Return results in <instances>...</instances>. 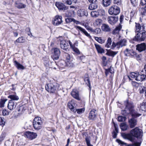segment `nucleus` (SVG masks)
Listing matches in <instances>:
<instances>
[{
  "instance_id": "f257e3e1",
  "label": "nucleus",
  "mask_w": 146,
  "mask_h": 146,
  "mask_svg": "<svg viewBox=\"0 0 146 146\" xmlns=\"http://www.w3.org/2000/svg\"><path fill=\"white\" fill-rule=\"evenodd\" d=\"M124 104L125 106V109L121 111L123 115H126L130 113L131 114L132 117H137L141 115V114L134 111V106L132 102L128 100L124 101Z\"/></svg>"
},
{
  "instance_id": "f03ea898",
  "label": "nucleus",
  "mask_w": 146,
  "mask_h": 146,
  "mask_svg": "<svg viewBox=\"0 0 146 146\" xmlns=\"http://www.w3.org/2000/svg\"><path fill=\"white\" fill-rule=\"evenodd\" d=\"M142 31L141 33L139 32L136 34L135 36L133 39V40L140 42L146 40V29L143 25L142 26Z\"/></svg>"
},
{
  "instance_id": "7ed1b4c3",
  "label": "nucleus",
  "mask_w": 146,
  "mask_h": 146,
  "mask_svg": "<svg viewBox=\"0 0 146 146\" xmlns=\"http://www.w3.org/2000/svg\"><path fill=\"white\" fill-rule=\"evenodd\" d=\"M129 79L132 80L131 77L135 78V80L137 81H142L146 80V74H140L139 73H137L134 72H131L129 76H128Z\"/></svg>"
},
{
  "instance_id": "20e7f679",
  "label": "nucleus",
  "mask_w": 146,
  "mask_h": 146,
  "mask_svg": "<svg viewBox=\"0 0 146 146\" xmlns=\"http://www.w3.org/2000/svg\"><path fill=\"white\" fill-rule=\"evenodd\" d=\"M59 86L58 84L55 83L48 84L45 86L46 89L50 93H55L58 90Z\"/></svg>"
},
{
  "instance_id": "39448f33",
  "label": "nucleus",
  "mask_w": 146,
  "mask_h": 146,
  "mask_svg": "<svg viewBox=\"0 0 146 146\" xmlns=\"http://www.w3.org/2000/svg\"><path fill=\"white\" fill-rule=\"evenodd\" d=\"M42 122L40 117H37L34 119L33 125L35 130H38L41 129L42 127Z\"/></svg>"
},
{
  "instance_id": "423d86ee",
  "label": "nucleus",
  "mask_w": 146,
  "mask_h": 146,
  "mask_svg": "<svg viewBox=\"0 0 146 146\" xmlns=\"http://www.w3.org/2000/svg\"><path fill=\"white\" fill-rule=\"evenodd\" d=\"M130 134L133 136L137 138H140L142 136L143 132L141 129L138 127H136L131 131Z\"/></svg>"
},
{
  "instance_id": "0eeeda50",
  "label": "nucleus",
  "mask_w": 146,
  "mask_h": 146,
  "mask_svg": "<svg viewBox=\"0 0 146 146\" xmlns=\"http://www.w3.org/2000/svg\"><path fill=\"white\" fill-rule=\"evenodd\" d=\"M120 12V8L118 6L113 5L109 8L108 10L109 13L110 15H116Z\"/></svg>"
},
{
  "instance_id": "6e6552de",
  "label": "nucleus",
  "mask_w": 146,
  "mask_h": 146,
  "mask_svg": "<svg viewBox=\"0 0 146 146\" xmlns=\"http://www.w3.org/2000/svg\"><path fill=\"white\" fill-rule=\"evenodd\" d=\"M52 50L53 52V54L52 56V58L54 60H58L60 53V49L58 48H53Z\"/></svg>"
},
{
  "instance_id": "1a4fd4ad",
  "label": "nucleus",
  "mask_w": 146,
  "mask_h": 146,
  "mask_svg": "<svg viewBox=\"0 0 146 146\" xmlns=\"http://www.w3.org/2000/svg\"><path fill=\"white\" fill-rule=\"evenodd\" d=\"M125 55L131 58L135 57L136 56V52L132 49L127 48L124 52Z\"/></svg>"
},
{
  "instance_id": "9d476101",
  "label": "nucleus",
  "mask_w": 146,
  "mask_h": 146,
  "mask_svg": "<svg viewBox=\"0 0 146 146\" xmlns=\"http://www.w3.org/2000/svg\"><path fill=\"white\" fill-rule=\"evenodd\" d=\"M25 134L28 139L31 140L36 138L37 136V133L33 132L26 131Z\"/></svg>"
},
{
  "instance_id": "9b49d317",
  "label": "nucleus",
  "mask_w": 146,
  "mask_h": 146,
  "mask_svg": "<svg viewBox=\"0 0 146 146\" xmlns=\"http://www.w3.org/2000/svg\"><path fill=\"white\" fill-rule=\"evenodd\" d=\"M97 112L96 110L95 109L92 110L89 114L88 117L89 119L94 120L97 117Z\"/></svg>"
},
{
  "instance_id": "f8f14e48",
  "label": "nucleus",
  "mask_w": 146,
  "mask_h": 146,
  "mask_svg": "<svg viewBox=\"0 0 146 146\" xmlns=\"http://www.w3.org/2000/svg\"><path fill=\"white\" fill-rule=\"evenodd\" d=\"M136 49L140 52L146 50V43L137 44L136 45Z\"/></svg>"
},
{
  "instance_id": "ddd939ff",
  "label": "nucleus",
  "mask_w": 146,
  "mask_h": 146,
  "mask_svg": "<svg viewBox=\"0 0 146 146\" xmlns=\"http://www.w3.org/2000/svg\"><path fill=\"white\" fill-rule=\"evenodd\" d=\"M62 17L60 16H56L54 19L52 23L55 26H58L62 22Z\"/></svg>"
},
{
  "instance_id": "4468645a",
  "label": "nucleus",
  "mask_w": 146,
  "mask_h": 146,
  "mask_svg": "<svg viewBox=\"0 0 146 146\" xmlns=\"http://www.w3.org/2000/svg\"><path fill=\"white\" fill-rule=\"evenodd\" d=\"M75 28L78 31H80L82 33L85 35L87 37L89 38H91V36L90 34L88 33L84 29L78 26H75Z\"/></svg>"
},
{
  "instance_id": "2eb2a0df",
  "label": "nucleus",
  "mask_w": 146,
  "mask_h": 146,
  "mask_svg": "<svg viewBox=\"0 0 146 146\" xmlns=\"http://www.w3.org/2000/svg\"><path fill=\"white\" fill-rule=\"evenodd\" d=\"M60 46L61 48L66 51L68 50V44L65 40H62L60 41Z\"/></svg>"
},
{
  "instance_id": "dca6fc26",
  "label": "nucleus",
  "mask_w": 146,
  "mask_h": 146,
  "mask_svg": "<svg viewBox=\"0 0 146 146\" xmlns=\"http://www.w3.org/2000/svg\"><path fill=\"white\" fill-rule=\"evenodd\" d=\"M21 0H15V6L19 9H24L26 8V5L21 2Z\"/></svg>"
},
{
  "instance_id": "f3484780",
  "label": "nucleus",
  "mask_w": 146,
  "mask_h": 146,
  "mask_svg": "<svg viewBox=\"0 0 146 146\" xmlns=\"http://www.w3.org/2000/svg\"><path fill=\"white\" fill-rule=\"evenodd\" d=\"M128 123L129 126L131 128L134 127L137 125V119L133 117L129 120Z\"/></svg>"
},
{
  "instance_id": "a211bd4d",
  "label": "nucleus",
  "mask_w": 146,
  "mask_h": 146,
  "mask_svg": "<svg viewBox=\"0 0 146 146\" xmlns=\"http://www.w3.org/2000/svg\"><path fill=\"white\" fill-rule=\"evenodd\" d=\"M118 17H109L108 18V20L109 23L111 25L115 24L118 21Z\"/></svg>"
},
{
  "instance_id": "6ab92c4d",
  "label": "nucleus",
  "mask_w": 146,
  "mask_h": 146,
  "mask_svg": "<svg viewBox=\"0 0 146 146\" xmlns=\"http://www.w3.org/2000/svg\"><path fill=\"white\" fill-rule=\"evenodd\" d=\"M72 96L75 99L78 100H80V98L79 96L78 91L76 90H73L71 92Z\"/></svg>"
},
{
  "instance_id": "aec40b11",
  "label": "nucleus",
  "mask_w": 146,
  "mask_h": 146,
  "mask_svg": "<svg viewBox=\"0 0 146 146\" xmlns=\"http://www.w3.org/2000/svg\"><path fill=\"white\" fill-rule=\"evenodd\" d=\"M16 105V103H15L13 100H9V101L7 107L9 109L12 110L15 108Z\"/></svg>"
},
{
  "instance_id": "412c9836",
  "label": "nucleus",
  "mask_w": 146,
  "mask_h": 146,
  "mask_svg": "<svg viewBox=\"0 0 146 146\" xmlns=\"http://www.w3.org/2000/svg\"><path fill=\"white\" fill-rule=\"evenodd\" d=\"M8 98H10V100H13L14 101H17L19 99V97L17 95L16 93L15 92H14L13 93L9 95L8 97Z\"/></svg>"
},
{
  "instance_id": "4be33fe9",
  "label": "nucleus",
  "mask_w": 146,
  "mask_h": 146,
  "mask_svg": "<svg viewBox=\"0 0 146 146\" xmlns=\"http://www.w3.org/2000/svg\"><path fill=\"white\" fill-rule=\"evenodd\" d=\"M55 5L59 10H65L66 9V6L60 2H56Z\"/></svg>"
},
{
  "instance_id": "5701e85b",
  "label": "nucleus",
  "mask_w": 146,
  "mask_h": 146,
  "mask_svg": "<svg viewBox=\"0 0 146 146\" xmlns=\"http://www.w3.org/2000/svg\"><path fill=\"white\" fill-rule=\"evenodd\" d=\"M78 15L80 17H82L83 16H87L88 13L87 11L84 9L79 10L77 11Z\"/></svg>"
},
{
  "instance_id": "b1692460",
  "label": "nucleus",
  "mask_w": 146,
  "mask_h": 146,
  "mask_svg": "<svg viewBox=\"0 0 146 146\" xmlns=\"http://www.w3.org/2000/svg\"><path fill=\"white\" fill-rule=\"evenodd\" d=\"M116 141L119 144H120L122 145L126 144V145L125 146H140V143L139 142H136L135 143L133 144H129L127 145L126 143H124L121 140L119 139H117Z\"/></svg>"
},
{
  "instance_id": "393cba45",
  "label": "nucleus",
  "mask_w": 146,
  "mask_h": 146,
  "mask_svg": "<svg viewBox=\"0 0 146 146\" xmlns=\"http://www.w3.org/2000/svg\"><path fill=\"white\" fill-rule=\"evenodd\" d=\"M122 28V26L119 24L117 26L112 32V33L113 35L118 34L119 31Z\"/></svg>"
},
{
  "instance_id": "a878e982",
  "label": "nucleus",
  "mask_w": 146,
  "mask_h": 146,
  "mask_svg": "<svg viewBox=\"0 0 146 146\" xmlns=\"http://www.w3.org/2000/svg\"><path fill=\"white\" fill-rule=\"evenodd\" d=\"M126 40L125 39H121L116 43V45L117 47H122L126 45Z\"/></svg>"
},
{
  "instance_id": "bb28decb",
  "label": "nucleus",
  "mask_w": 146,
  "mask_h": 146,
  "mask_svg": "<svg viewBox=\"0 0 146 146\" xmlns=\"http://www.w3.org/2000/svg\"><path fill=\"white\" fill-rule=\"evenodd\" d=\"M94 45L98 53L100 54L104 53V50L100 45L96 44H95Z\"/></svg>"
},
{
  "instance_id": "cd10ccee",
  "label": "nucleus",
  "mask_w": 146,
  "mask_h": 146,
  "mask_svg": "<svg viewBox=\"0 0 146 146\" xmlns=\"http://www.w3.org/2000/svg\"><path fill=\"white\" fill-rule=\"evenodd\" d=\"M143 25L145 27V26L143 24H141V25L139 23H135V32L136 33L140 32V31L142 29V26Z\"/></svg>"
},
{
  "instance_id": "c85d7f7f",
  "label": "nucleus",
  "mask_w": 146,
  "mask_h": 146,
  "mask_svg": "<svg viewBox=\"0 0 146 146\" xmlns=\"http://www.w3.org/2000/svg\"><path fill=\"white\" fill-rule=\"evenodd\" d=\"M74 100H72L70 101H69L68 104V106L70 110L73 112V110H74Z\"/></svg>"
},
{
  "instance_id": "c756f323",
  "label": "nucleus",
  "mask_w": 146,
  "mask_h": 146,
  "mask_svg": "<svg viewBox=\"0 0 146 146\" xmlns=\"http://www.w3.org/2000/svg\"><path fill=\"white\" fill-rule=\"evenodd\" d=\"M14 64L18 70H24L25 69L24 67L22 64L16 60L14 62Z\"/></svg>"
},
{
  "instance_id": "7c9ffc66",
  "label": "nucleus",
  "mask_w": 146,
  "mask_h": 146,
  "mask_svg": "<svg viewBox=\"0 0 146 146\" xmlns=\"http://www.w3.org/2000/svg\"><path fill=\"white\" fill-rule=\"evenodd\" d=\"M98 7L97 3H91L88 6V9L92 10L96 9Z\"/></svg>"
},
{
  "instance_id": "2f4dec72",
  "label": "nucleus",
  "mask_w": 146,
  "mask_h": 146,
  "mask_svg": "<svg viewBox=\"0 0 146 146\" xmlns=\"http://www.w3.org/2000/svg\"><path fill=\"white\" fill-rule=\"evenodd\" d=\"M102 29L103 31L105 32H108L111 30V29L109 25L105 24L102 25Z\"/></svg>"
},
{
  "instance_id": "473e14b6",
  "label": "nucleus",
  "mask_w": 146,
  "mask_h": 146,
  "mask_svg": "<svg viewBox=\"0 0 146 146\" xmlns=\"http://www.w3.org/2000/svg\"><path fill=\"white\" fill-rule=\"evenodd\" d=\"M66 66L69 67H73L74 66V62L72 59L66 61Z\"/></svg>"
},
{
  "instance_id": "72a5a7b5",
  "label": "nucleus",
  "mask_w": 146,
  "mask_h": 146,
  "mask_svg": "<svg viewBox=\"0 0 146 146\" xmlns=\"http://www.w3.org/2000/svg\"><path fill=\"white\" fill-rule=\"evenodd\" d=\"M121 135L124 139H128L131 141H132L133 140L132 137L129 134L123 133L121 134Z\"/></svg>"
},
{
  "instance_id": "f704fd0d",
  "label": "nucleus",
  "mask_w": 146,
  "mask_h": 146,
  "mask_svg": "<svg viewBox=\"0 0 146 146\" xmlns=\"http://www.w3.org/2000/svg\"><path fill=\"white\" fill-rule=\"evenodd\" d=\"M120 127L121 130L123 131L126 130L128 128V126L124 123H121V124Z\"/></svg>"
},
{
  "instance_id": "c9c22d12",
  "label": "nucleus",
  "mask_w": 146,
  "mask_h": 146,
  "mask_svg": "<svg viewBox=\"0 0 146 146\" xmlns=\"http://www.w3.org/2000/svg\"><path fill=\"white\" fill-rule=\"evenodd\" d=\"M25 42V39L24 38L23 36L19 37L15 41V44L16 42L24 43Z\"/></svg>"
},
{
  "instance_id": "e433bc0d",
  "label": "nucleus",
  "mask_w": 146,
  "mask_h": 146,
  "mask_svg": "<svg viewBox=\"0 0 146 146\" xmlns=\"http://www.w3.org/2000/svg\"><path fill=\"white\" fill-rule=\"evenodd\" d=\"M102 3L104 7H108L111 4V0H103Z\"/></svg>"
},
{
  "instance_id": "4c0bfd02",
  "label": "nucleus",
  "mask_w": 146,
  "mask_h": 146,
  "mask_svg": "<svg viewBox=\"0 0 146 146\" xmlns=\"http://www.w3.org/2000/svg\"><path fill=\"white\" fill-rule=\"evenodd\" d=\"M85 110L84 108L75 109L74 110H73V112L74 113H76L77 112L78 114H81Z\"/></svg>"
},
{
  "instance_id": "58836bf2",
  "label": "nucleus",
  "mask_w": 146,
  "mask_h": 146,
  "mask_svg": "<svg viewBox=\"0 0 146 146\" xmlns=\"http://www.w3.org/2000/svg\"><path fill=\"white\" fill-rule=\"evenodd\" d=\"M58 65L61 68H63L65 66H66V62L63 60H61L58 63Z\"/></svg>"
},
{
  "instance_id": "ea45409f",
  "label": "nucleus",
  "mask_w": 146,
  "mask_h": 146,
  "mask_svg": "<svg viewBox=\"0 0 146 146\" xmlns=\"http://www.w3.org/2000/svg\"><path fill=\"white\" fill-rule=\"evenodd\" d=\"M112 40L111 38L109 37L107 41V43L106 44L105 46L107 48H109L111 47V44Z\"/></svg>"
},
{
  "instance_id": "a19ab883",
  "label": "nucleus",
  "mask_w": 146,
  "mask_h": 146,
  "mask_svg": "<svg viewBox=\"0 0 146 146\" xmlns=\"http://www.w3.org/2000/svg\"><path fill=\"white\" fill-rule=\"evenodd\" d=\"M91 16L94 17H97L99 16L98 11H93L91 13Z\"/></svg>"
},
{
  "instance_id": "79ce46f5",
  "label": "nucleus",
  "mask_w": 146,
  "mask_h": 146,
  "mask_svg": "<svg viewBox=\"0 0 146 146\" xmlns=\"http://www.w3.org/2000/svg\"><path fill=\"white\" fill-rule=\"evenodd\" d=\"M102 20L101 19H97L95 21L94 23V24L97 26H100L102 24Z\"/></svg>"
},
{
  "instance_id": "37998d69",
  "label": "nucleus",
  "mask_w": 146,
  "mask_h": 146,
  "mask_svg": "<svg viewBox=\"0 0 146 146\" xmlns=\"http://www.w3.org/2000/svg\"><path fill=\"white\" fill-rule=\"evenodd\" d=\"M84 81L85 82L86 84L89 87L90 89V90L91 87L90 86V82L89 79V78L88 77L85 78L84 79Z\"/></svg>"
},
{
  "instance_id": "c03bdc74",
  "label": "nucleus",
  "mask_w": 146,
  "mask_h": 146,
  "mask_svg": "<svg viewBox=\"0 0 146 146\" xmlns=\"http://www.w3.org/2000/svg\"><path fill=\"white\" fill-rule=\"evenodd\" d=\"M7 100V99H1L0 101V107L2 108L4 107L5 102Z\"/></svg>"
},
{
  "instance_id": "a18cd8bd",
  "label": "nucleus",
  "mask_w": 146,
  "mask_h": 146,
  "mask_svg": "<svg viewBox=\"0 0 146 146\" xmlns=\"http://www.w3.org/2000/svg\"><path fill=\"white\" fill-rule=\"evenodd\" d=\"M63 56L66 58V60H69L72 59L70 57V55L67 53H64L63 54Z\"/></svg>"
},
{
  "instance_id": "49530a36",
  "label": "nucleus",
  "mask_w": 146,
  "mask_h": 146,
  "mask_svg": "<svg viewBox=\"0 0 146 146\" xmlns=\"http://www.w3.org/2000/svg\"><path fill=\"white\" fill-rule=\"evenodd\" d=\"M140 93L142 94L145 93V94L146 92V87L144 86H141L139 89Z\"/></svg>"
},
{
  "instance_id": "de8ad7c7",
  "label": "nucleus",
  "mask_w": 146,
  "mask_h": 146,
  "mask_svg": "<svg viewBox=\"0 0 146 146\" xmlns=\"http://www.w3.org/2000/svg\"><path fill=\"white\" fill-rule=\"evenodd\" d=\"M126 118L124 116H120L118 117V121L119 122H123L125 120Z\"/></svg>"
},
{
  "instance_id": "09e8293b",
  "label": "nucleus",
  "mask_w": 146,
  "mask_h": 146,
  "mask_svg": "<svg viewBox=\"0 0 146 146\" xmlns=\"http://www.w3.org/2000/svg\"><path fill=\"white\" fill-rule=\"evenodd\" d=\"M99 16H103L105 15V12L104 10L102 9H100L98 10Z\"/></svg>"
},
{
  "instance_id": "8fccbe9b",
  "label": "nucleus",
  "mask_w": 146,
  "mask_h": 146,
  "mask_svg": "<svg viewBox=\"0 0 146 146\" xmlns=\"http://www.w3.org/2000/svg\"><path fill=\"white\" fill-rule=\"evenodd\" d=\"M90 137H87L86 138V141L87 145L88 146H93L92 145L90 144Z\"/></svg>"
},
{
  "instance_id": "3c124183",
  "label": "nucleus",
  "mask_w": 146,
  "mask_h": 146,
  "mask_svg": "<svg viewBox=\"0 0 146 146\" xmlns=\"http://www.w3.org/2000/svg\"><path fill=\"white\" fill-rule=\"evenodd\" d=\"M140 109H141L142 111H145L146 110V109L145 107V104L144 102H143L141 104H140Z\"/></svg>"
},
{
  "instance_id": "603ef678",
  "label": "nucleus",
  "mask_w": 146,
  "mask_h": 146,
  "mask_svg": "<svg viewBox=\"0 0 146 146\" xmlns=\"http://www.w3.org/2000/svg\"><path fill=\"white\" fill-rule=\"evenodd\" d=\"M121 0H113V3L114 4H116L117 5L120 6L121 4Z\"/></svg>"
},
{
  "instance_id": "864d4df0",
  "label": "nucleus",
  "mask_w": 146,
  "mask_h": 146,
  "mask_svg": "<svg viewBox=\"0 0 146 146\" xmlns=\"http://www.w3.org/2000/svg\"><path fill=\"white\" fill-rule=\"evenodd\" d=\"M101 30L100 28H97L94 29L93 32L96 34H99L101 33Z\"/></svg>"
},
{
  "instance_id": "5fc2aeb1",
  "label": "nucleus",
  "mask_w": 146,
  "mask_h": 146,
  "mask_svg": "<svg viewBox=\"0 0 146 146\" xmlns=\"http://www.w3.org/2000/svg\"><path fill=\"white\" fill-rule=\"evenodd\" d=\"M6 136V133L3 132L0 136V142L2 141L4 139Z\"/></svg>"
},
{
  "instance_id": "6e6d98bb",
  "label": "nucleus",
  "mask_w": 146,
  "mask_h": 146,
  "mask_svg": "<svg viewBox=\"0 0 146 146\" xmlns=\"http://www.w3.org/2000/svg\"><path fill=\"white\" fill-rule=\"evenodd\" d=\"M131 3L134 7H136L137 6V2L136 0H130Z\"/></svg>"
},
{
  "instance_id": "4d7b16f0",
  "label": "nucleus",
  "mask_w": 146,
  "mask_h": 146,
  "mask_svg": "<svg viewBox=\"0 0 146 146\" xmlns=\"http://www.w3.org/2000/svg\"><path fill=\"white\" fill-rule=\"evenodd\" d=\"M5 123L4 119L0 117V125L3 126L5 125Z\"/></svg>"
},
{
  "instance_id": "13d9d810",
  "label": "nucleus",
  "mask_w": 146,
  "mask_h": 146,
  "mask_svg": "<svg viewBox=\"0 0 146 146\" xmlns=\"http://www.w3.org/2000/svg\"><path fill=\"white\" fill-rule=\"evenodd\" d=\"M72 49L74 52L77 54H80V52L78 49V48H76L75 46H74L73 48H72Z\"/></svg>"
},
{
  "instance_id": "bf43d9fd",
  "label": "nucleus",
  "mask_w": 146,
  "mask_h": 146,
  "mask_svg": "<svg viewBox=\"0 0 146 146\" xmlns=\"http://www.w3.org/2000/svg\"><path fill=\"white\" fill-rule=\"evenodd\" d=\"M74 19L68 18L65 19V21L66 23H68L70 22L73 21Z\"/></svg>"
},
{
  "instance_id": "052dcab7",
  "label": "nucleus",
  "mask_w": 146,
  "mask_h": 146,
  "mask_svg": "<svg viewBox=\"0 0 146 146\" xmlns=\"http://www.w3.org/2000/svg\"><path fill=\"white\" fill-rule=\"evenodd\" d=\"M136 56L134 57V58H135L137 60H140L141 57V54H138L136 53Z\"/></svg>"
},
{
  "instance_id": "680f3d73",
  "label": "nucleus",
  "mask_w": 146,
  "mask_h": 146,
  "mask_svg": "<svg viewBox=\"0 0 146 146\" xmlns=\"http://www.w3.org/2000/svg\"><path fill=\"white\" fill-rule=\"evenodd\" d=\"M2 114L3 115L5 116L7 115H8L9 113L6 110L4 109L3 110Z\"/></svg>"
},
{
  "instance_id": "e2e57ef3",
  "label": "nucleus",
  "mask_w": 146,
  "mask_h": 146,
  "mask_svg": "<svg viewBox=\"0 0 146 146\" xmlns=\"http://www.w3.org/2000/svg\"><path fill=\"white\" fill-rule=\"evenodd\" d=\"M111 70L110 68H108L107 69H106L105 71V74L106 76H107L109 72H110L111 73H112V72H110V70Z\"/></svg>"
},
{
  "instance_id": "0e129e2a",
  "label": "nucleus",
  "mask_w": 146,
  "mask_h": 146,
  "mask_svg": "<svg viewBox=\"0 0 146 146\" xmlns=\"http://www.w3.org/2000/svg\"><path fill=\"white\" fill-rule=\"evenodd\" d=\"M98 42L101 44H103L105 42V40L104 39H102L101 37H100Z\"/></svg>"
},
{
  "instance_id": "69168bd1",
  "label": "nucleus",
  "mask_w": 146,
  "mask_h": 146,
  "mask_svg": "<svg viewBox=\"0 0 146 146\" xmlns=\"http://www.w3.org/2000/svg\"><path fill=\"white\" fill-rule=\"evenodd\" d=\"M140 4L143 6L146 5V0H141Z\"/></svg>"
},
{
  "instance_id": "338daca9",
  "label": "nucleus",
  "mask_w": 146,
  "mask_h": 146,
  "mask_svg": "<svg viewBox=\"0 0 146 146\" xmlns=\"http://www.w3.org/2000/svg\"><path fill=\"white\" fill-rule=\"evenodd\" d=\"M44 65L46 67H49L50 68V67L49 64V62L48 61L46 60L44 61Z\"/></svg>"
},
{
  "instance_id": "774afa93",
  "label": "nucleus",
  "mask_w": 146,
  "mask_h": 146,
  "mask_svg": "<svg viewBox=\"0 0 146 146\" xmlns=\"http://www.w3.org/2000/svg\"><path fill=\"white\" fill-rule=\"evenodd\" d=\"M116 46H117V45H116V43L113 42L111 46V48L113 49Z\"/></svg>"
}]
</instances>
